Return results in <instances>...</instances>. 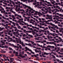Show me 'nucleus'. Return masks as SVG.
<instances>
[{
    "instance_id": "obj_1",
    "label": "nucleus",
    "mask_w": 63,
    "mask_h": 63,
    "mask_svg": "<svg viewBox=\"0 0 63 63\" xmlns=\"http://www.w3.org/2000/svg\"><path fill=\"white\" fill-rule=\"evenodd\" d=\"M22 5L24 6V7L25 6V7L28 8L29 9H31L32 11L33 10V9H32V8H31V7L30 6H28L24 4H22Z\"/></svg>"
},
{
    "instance_id": "obj_2",
    "label": "nucleus",
    "mask_w": 63,
    "mask_h": 63,
    "mask_svg": "<svg viewBox=\"0 0 63 63\" xmlns=\"http://www.w3.org/2000/svg\"><path fill=\"white\" fill-rule=\"evenodd\" d=\"M48 54H49V53H47L46 52H44V54H42V56H43V57L45 58L46 57V56H44V55H48Z\"/></svg>"
},
{
    "instance_id": "obj_3",
    "label": "nucleus",
    "mask_w": 63,
    "mask_h": 63,
    "mask_svg": "<svg viewBox=\"0 0 63 63\" xmlns=\"http://www.w3.org/2000/svg\"><path fill=\"white\" fill-rule=\"evenodd\" d=\"M19 56L20 57H21V58H25V56L22 55L21 52L19 53Z\"/></svg>"
},
{
    "instance_id": "obj_4",
    "label": "nucleus",
    "mask_w": 63,
    "mask_h": 63,
    "mask_svg": "<svg viewBox=\"0 0 63 63\" xmlns=\"http://www.w3.org/2000/svg\"><path fill=\"white\" fill-rule=\"evenodd\" d=\"M32 9L33 10H31V9H30V10H29V12H31L30 13V14H33V13H34V12H35V10H33V8H32ZM31 11H33L31 12Z\"/></svg>"
},
{
    "instance_id": "obj_5",
    "label": "nucleus",
    "mask_w": 63,
    "mask_h": 63,
    "mask_svg": "<svg viewBox=\"0 0 63 63\" xmlns=\"http://www.w3.org/2000/svg\"><path fill=\"white\" fill-rule=\"evenodd\" d=\"M2 18H3V19H6V20H5L6 21L9 20H10V19H9V18H6L4 17V16H2Z\"/></svg>"
},
{
    "instance_id": "obj_6",
    "label": "nucleus",
    "mask_w": 63,
    "mask_h": 63,
    "mask_svg": "<svg viewBox=\"0 0 63 63\" xmlns=\"http://www.w3.org/2000/svg\"><path fill=\"white\" fill-rule=\"evenodd\" d=\"M35 13H36V14H38V15H42V13H41L40 12H38L36 11H35Z\"/></svg>"
},
{
    "instance_id": "obj_7",
    "label": "nucleus",
    "mask_w": 63,
    "mask_h": 63,
    "mask_svg": "<svg viewBox=\"0 0 63 63\" xmlns=\"http://www.w3.org/2000/svg\"><path fill=\"white\" fill-rule=\"evenodd\" d=\"M9 39H10L11 40L9 41V39H7V40L8 42H12V38H10V37H9Z\"/></svg>"
},
{
    "instance_id": "obj_8",
    "label": "nucleus",
    "mask_w": 63,
    "mask_h": 63,
    "mask_svg": "<svg viewBox=\"0 0 63 63\" xmlns=\"http://www.w3.org/2000/svg\"><path fill=\"white\" fill-rule=\"evenodd\" d=\"M34 50L35 51V52H36V53H37V52H41V51L40 50H36V49H35Z\"/></svg>"
},
{
    "instance_id": "obj_9",
    "label": "nucleus",
    "mask_w": 63,
    "mask_h": 63,
    "mask_svg": "<svg viewBox=\"0 0 63 63\" xmlns=\"http://www.w3.org/2000/svg\"><path fill=\"white\" fill-rule=\"evenodd\" d=\"M51 56H52V57H51V58H53L54 59H56V58L54 56L53 54Z\"/></svg>"
},
{
    "instance_id": "obj_10",
    "label": "nucleus",
    "mask_w": 63,
    "mask_h": 63,
    "mask_svg": "<svg viewBox=\"0 0 63 63\" xmlns=\"http://www.w3.org/2000/svg\"><path fill=\"white\" fill-rule=\"evenodd\" d=\"M37 46H38V47H43V46L42 45H40V44H39L38 43L37 44Z\"/></svg>"
},
{
    "instance_id": "obj_11",
    "label": "nucleus",
    "mask_w": 63,
    "mask_h": 63,
    "mask_svg": "<svg viewBox=\"0 0 63 63\" xmlns=\"http://www.w3.org/2000/svg\"><path fill=\"white\" fill-rule=\"evenodd\" d=\"M38 40H40V39H43V38L42 37H40L39 36L37 38Z\"/></svg>"
},
{
    "instance_id": "obj_12",
    "label": "nucleus",
    "mask_w": 63,
    "mask_h": 63,
    "mask_svg": "<svg viewBox=\"0 0 63 63\" xmlns=\"http://www.w3.org/2000/svg\"><path fill=\"white\" fill-rule=\"evenodd\" d=\"M4 29V27H2V28H1V27H0V31H2L3 29Z\"/></svg>"
},
{
    "instance_id": "obj_13",
    "label": "nucleus",
    "mask_w": 63,
    "mask_h": 63,
    "mask_svg": "<svg viewBox=\"0 0 63 63\" xmlns=\"http://www.w3.org/2000/svg\"><path fill=\"white\" fill-rule=\"evenodd\" d=\"M50 24L51 25V26H55V25L54 24H53L51 23H50Z\"/></svg>"
},
{
    "instance_id": "obj_14",
    "label": "nucleus",
    "mask_w": 63,
    "mask_h": 63,
    "mask_svg": "<svg viewBox=\"0 0 63 63\" xmlns=\"http://www.w3.org/2000/svg\"><path fill=\"white\" fill-rule=\"evenodd\" d=\"M12 17L13 19H16V18L15 17V16L14 15H12Z\"/></svg>"
},
{
    "instance_id": "obj_15",
    "label": "nucleus",
    "mask_w": 63,
    "mask_h": 63,
    "mask_svg": "<svg viewBox=\"0 0 63 63\" xmlns=\"http://www.w3.org/2000/svg\"><path fill=\"white\" fill-rule=\"evenodd\" d=\"M58 26H59L60 27H63V25H61L58 24Z\"/></svg>"
},
{
    "instance_id": "obj_16",
    "label": "nucleus",
    "mask_w": 63,
    "mask_h": 63,
    "mask_svg": "<svg viewBox=\"0 0 63 63\" xmlns=\"http://www.w3.org/2000/svg\"><path fill=\"white\" fill-rule=\"evenodd\" d=\"M1 21L2 22V23H4L5 22V20L3 19H1Z\"/></svg>"
},
{
    "instance_id": "obj_17",
    "label": "nucleus",
    "mask_w": 63,
    "mask_h": 63,
    "mask_svg": "<svg viewBox=\"0 0 63 63\" xmlns=\"http://www.w3.org/2000/svg\"><path fill=\"white\" fill-rule=\"evenodd\" d=\"M0 42H1V43H3L4 44H5V42H3L2 40H1Z\"/></svg>"
},
{
    "instance_id": "obj_18",
    "label": "nucleus",
    "mask_w": 63,
    "mask_h": 63,
    "mask_svg": "<svg viewBox=\"0 0 63 63\" xmlns=\"http://www.w3.org/2000/svg\"><path fill=\"white\" fill-rule=\"evenodd\" d=\"M34 31H36V32H39V31L37 30L36 29H34Z\"/></svg>"
},
{
    "instance_id": "obj_19",
    "label": "nucleus",
    "mask_w": 63,
    "mask_h": 63,
    "mask_svg": "<svg viewBox=\"0 0 63 63\" xmlns=\"http://www.w3.org/2000/svg\"><path fill=\"white\" fill-rule=\"evenodd\" d=\"M28 46H30V47H31V46H32V44L30 43H29L28 44Z\"/></svg>"
},
{
    "instance_id": "obj_20",
    "label": "nucleus",
    "mask_w": 63,
    "mask_h": 63,
    "mask_svg": "<svg viewBox=\"0 0 63 63\" xmlns=\"http://www.w3.org/2000/svg\"><path fill=\"white\" fill-rule=\"evenodd\" d=\"M31 21H33L32 22H35V20H33L32 19H31Z\"/></svg>"
},
{
    "instance_id": "obj_21",
    "label": "nucleus",
    "mask_w": 63,
    "mask_h": 63,
    "mask_svg": "<svg viewBox=\"0 0 63 63\" xmlns=\"http://www.w3.org/2000/svg\"><path fill=\"white\" fill-rule=\"evenodd\" d=\"M53 20L52 19L51 20H48L47 21V22H49V21H52Z\"/></svg>"
},
{
    "instance_id": "obj_22",
    "label": "nucleus",
    "mask_w": 63,
    "mask_h": 63,
    "mask_svg": "<svg viewBox=\"0 0 63 63\" xmlns=\"http://www.w3.org/2000/svg\"><path fill=\"white\" fill-rule=\"evenodd\" d=\"M25 48L27 50H29V48H28V47H25Z\"/></svg>"
},
{
    "instance_id": "obj_23",
    "label": "nucleus",
    "mask_w": 63,
    "mask_h": 63,
    "mask_svg": "<svg viewBox=\"0 0 63 63\" xmlns=\"http://www.w3.org/2000/svg\"><path fill=\"white\" fill-rule=\"evenodd\" d=\"M59 18V19H63V17H59H59H58Z\"/></svg>"
},
{
    "instance_id": "obj_24",
    "label": "nucleus",
    "mask_w": 63,
    "mask_h": 63,
    "mask_svg": "<svg viewBox=\"0 0 63 63\" xmlns=\"http://www.w3.org/2000/svg\"><path fill=\"white\" fill-rule=\"evenodd\" d=\"M9 48L10 50H13V49L12 48H11V47H9Z\"/></svg>"
},
{
    "instance_id": "obj_25",
    "label": "nucleus",
    "mask_w": 63,
    "mask_h": 63,
    "mask_svg": "<svg viewBox=\"0 0 63 63\" xmlns=\"http://www.w3.org/2000/svg\"><path fill=\"white\" fill-rule=\"evenodd\" d=\"M55 26V28H56L57 29H59V27H58L57 26Z\"/></svg>"
},
{
    "instance_id": "obj_26",
    "label": "nucleus",
    "mask_w": 63,
    "mask_h": 63,
    "mask_svg": "<svg viewBox=\"0 0 63 63\" xmlns=\"http://www.w3.org/2000/svg\"><path fill=\"white\" fill-rule=\"evenodd\" d=\"M59 16H62V17H63V15H62L61 14H60Z\"/></svg>"
},
{
    "instance_id": "obj_27",
    "label": "nucleus",
    "mask_w": 63,
    "mask_h": 63,
    "mask_svg": "<svg viewBox=\"0 0 63 63\" xmlns=\"http://www.w3.org/2000/svg\"><path fill=\"white\" fill-rule=\"evenodd\" d=\"M42 15V16H43V17H46V15H43V14H42V15Z\"/></svg>"
},
{
    "instance_id": "obj_28",
    "label": "nucleus",
    "mask_w": 63,
    "mask_h": 63,
    "mask_svg": "<svg viewBox=\"0 0 63 63\" xmlns=\"http://www.w3.org/2000/svg\"><path fill=\"white\" fill-rule=\"evenodd\" d=\"M17 28L18 29H21V27L20 26H19Z\"/></svg>"
},
{
    "instance_id": "obj_29",
    "label": "nucleus",
    "mask_w": 63,
    "mask_h": 63,
    "mask_svg": "<svg viewBox=\"0 0 63 63\" xmlns=\"http://www.w3.org/2000/svg\"><path fill=\"white\" fill-rule=\"evenodd\" d=\"M17 16H18V17H19L20 18H21V16H20L19 15H17Z\"/></svg>"
},
{
    "instance_id": "obj_30",
    "label": "nucleus",
    "mask_w": 63,
    "mask_h": 63,
    "mask_svg": "<svg viewBox=\"0 0 63 63\" xmlns=\"http://www.w3.org/2000/svg\"><path fill=\"white\" fill-rule=\"evenodd\" d=\"M12 23L14 25V26H16V24H15V22H12Z\"/></svg>"
},
{
    "instance_id": "obj_31",
    "label": "nucleus",
    "mask_w": 63,
    "mask_h": 63,
    "mask_svg": "<svg viewBox=\"0 0 63 63\" xmlns=\"http://www.w3.org/2000/svg\"><path fill=\"white\" fill-rule=\"evenodd\" d=\"M19 47H20V49H22V47L21 46L19 45Z\"/></svg>"
},
{
    "instance_id": "obj_32",
    "label": "nucleus",
    "mask_w": 63,
    "mask_h": 63,
    "mask_svg": "<svg viewBox=\"0 0 63 63\" xmlns=\"http://www.w3.org/2000/svg\"><path fill=\"white\" fill-rule=\"evenodd\" d=\"M47 38L48 39H50V36H49V35H47Z\"/></svg>"
},
{
    "instance_id": "obj_33",
    "label": "nucleus",
    "mask_w": 63,
    "mask_h": 63,
    "mask_svg": "<svg viewBox=\"0 0 63 63\" xmlns=\"http://www.w3.org/2000/svg\"><path fill=\"white\" fill-rule=\"evenodd\" d=\"M43 35H44V33H41L40 34V35H39V36H43Z\"/></svg>"
},
{
    "instance_id": "obj_34",
    "label": "nucleus",
    "mask_w": 63,
    "mask_h": 63,
    "mask_svg": "<svg viewBox=\"0 0 63 63\" xmlns=\"http://www.w3.org/2000/svg\"><path fill=\"white\" fill-rule=\"evenodd\" d=\"M16 56H18V55H17L18 54V52H16Z\"/></svg>"
},
{
    "instance_id": "obj_35",
    "label": "nucleus",
    "mask_w": 63,
    "mask_h": 63,
    "mask_svg": "<svg viewBox=\"0 0 63 63\" xmlns=\"http://www.w3.org/2000/svg\"><path fill=\"white\" fill-rule=\"evenodd\" d=\"M47 33L48 35H50L49 34V31H47Z\"/></svg>"
},
{
    "instance_id": "obj_36",
    "label": "nucleus",
    "mask_w": 63,
    "mask_h": 63,
    "mask_svg": "<svg viewBox=\"0 0 63 63\" xmlns=\"http://www.w3.org/2000/svg\"><path fill=\"white\" fill-rule=\"evenodd\" d=\"M22 27L24 28H27V27H26V26H24Z\"/></svg>"
},
{
    "instance_id": "obj_37",
    "label": "nucleus",
    "mask_w": 63,
    "mask_h": 63,
    "mask_svg": "<svg viewBox=\"0 0 63 63\" xmlns=\"http://www.w3.org/2000/svg\"><path fill=\"white\" fill-rule=\"evenodd\" d=\"M21 44L22 46L24 44V43H23V42H22Z\"/></svg>"
},
{
    "instance_id": "obj_38",
    "label": "nucleus",
    "mask_w": 63,
    "mask_h": 63,
    "mask_svg": "<svg viewBox=\"0 0 63 63\" xmlns=\"http://www.w3.org/2000/svg\"><path fill=\"white\" fill-rule=\"evenodd\" d=\"M48 28H49V29H51V26H48Z\"/></svg>"
},
{
    "instance_id": "obj_39",
    "label": "nucleus",
    "mask_w": 63,
    "mask_h": 63,
    "mask_svg": "<svg viewBox=\"0 0 63 63\" xmlns=\"http://www.w3.org/2000/svg\"><path fill=\"white\" fill-rule=\"evenodd\" d=\"M12 46H13V47H14V48H16V46H15L14 45H12Z\"/></svg>"
},
{
    "instance_id": "obj_40",
    "label": "nucleus",
    "mask_w": 63,
    "mask_h": 63,
    "mask_svg": "<svg viewBox=\"0 0 63 63\" xmlns=\"http://www.w3.org/2000/svg\"><path fill=\"white\" fill-rule=\"evenodd\" d=\"M35 33H36L35 32H32V34L33 35H35Z\"/></svg>"
},
{
    "instance_id": "obj_41",
    "label": "nucleus",
    "mask_w": 63,
    "mask_h": 63,
    "mask_svg": "<svg viewBox=\"0 0 63 63\" xmlns=\"http://www.w3.org/2000/svg\"><path fill=\"white\" fill-rule=\"evenodd\" d=\"M51 46L48 45L47 46V47H50L51 48Z\"/></svg>"
},
{
    "instance_id": "obj_42",
    "label": "nucleus",
    "mask_w": 63,
    "mask_h": 63,
    "mask_svg": "<svg viewBox=\"0 0 63 63\" xmlns=\"http://www.w3.org/2000/svg\"><path fill=\"white\" fill-rule=\"evenodd\" d=\"M19 43L20 44H21V43H22V42H21V40H19Z\"/></svg>"
},
{
    "instance_id": "obj_43",
    "label": "nucleus",
    "mask_w": 63,
    "mask_h": 63,
    "mask_svg": "<svg viewBox=\"0 0 63 63\" xmlns=\"http://www.w3.org/2000/svg\"><path fill=\"white\" fill-rule=\"evenodd\" d=\"M27 11H26V13H28V11H29V9H27L26 10Z\"/></svg>"
},
{
    "instance_id": "obj_44",
    "label": "nucleus",
    "mask_w": 63,
    "mask_h": 63,
    "mask_svg": "<svg viewBox=\"0 0 63 63\" xmlns=\"http://www.w3.org/2000/svg\"><path fill=\"white\" fill-rule=\"evenodd\" d=\"M5 48H8V47L7 46H5L4 47Z\"/></svg>"
},
{
    "instance_id": "obj_45",
    "label": "nucleus",
    "mask_w": 63,
    "mask_h": 63,
    "mask_svg": "<svg viewBox=\"0 0 63 63\" xmlns=\"http://www.w3.org/2000/svg\"><path fill=\"white\" fill-rule=\"evenodd\" d=\"M59 35H60V36H62L63 35L62 34H60V33H58Z\"/></svg>"
},
{
    "instance_id": "obj_46",
    "label": "nucleus",
    "mask_w": 63,
    "mask_h": 63,
    "mask_svg": "<svg viewBox=\"0 0 63 63\" xmlns=\"http://www.w3.org/2000/svg\"><path fill=\"white\" fill-rule=\"evenodd\" d=\"M16 9H17V8L18 7V5H16Z\"/></svg>"
},
{
    "instance_id": "obj_47",
    "label": "nucleus",
    "mask_w": 63,
    "mask_h": 63,
    "mask_svg": "<svg viewBox=\"0 0 63 63\" xmlns=\"http://www.w3.org/2000/svg\"><path fill=\"white\" fill-rule=\"evenodd\" d=\"M56 33H59V31H58V30H56Z\"/></svg>"
},
{
    "instance_id": "obj_48",
    "label": "nucleus",
    "mask_w": 63,
    "mask_h": 63,
    "mask_svg": "<svg viewBox=\"0 0 63 63\" xmlns=\"http://www.w3.org/2000/svg\"><path fill=\"white\" fill-rule=\"evenodd\" d=\"M27 21L28 22H29L30 21V19H29V18H28V19H27Z\"/></svg>"
},
{
    "instance_id": "obj_49",
    "label": "nucleus",
    "mask_w": 63,
    "mask_h": 63,
    "mask_svg": "<svg viewBox=\"0 0 63 63\" xmlns=\"http://www.w3.org/2000/svg\"><path fill=\"white\" fill-rule=\"evenodd\" d=\"M31 43L32 44H34V42H33L31 41Z\"/></svg>"
},
{
    "instance_id": "obj_50",
    "label": "nucleus",
    "mask_w": 63,
    "mask_h": 63,
    "mask_svg": "<svg viewBox=\"0 0 63 63\" xmlns=\"http://www.w3.org/2000/svg\"><path fill=\"white\" fill-rule=\"evenodd\" d=\"M36 43H40V42H41V41H36Z\"/></svg>"
},
{
    "instance_id": "obj_51",
    "label": "nucleus",
    "mask_w": 63,
    "mask_h": 63,
    "mask_svg": "<svg viewBox=\"0 0 63 63\" xmlns=\"http://www.w3.org/2000/svg\"><path fill=\"white\" fill-rule=\"evenodd\" d=\"M59 19L58 18H56V20H57L58 21H59V20L58 19Z\"/></svg>"
},
{
    "instance_id": "obj_52",
    "label": "nucleus",
    "mask_w": 63,
    "mask_h": 63,
    "mask_svg": "<svg viewBox=\"0 0 63 63\" xmlns=\"http://www.w3.org/2000/svg\"><path fill=\"white\" fill-rule=\"evenodd\" d=\"M19 9H18V10L16 9V12H18V11H20V10L19 9H20V8H19Z\"/></svg>"
},
{
    "instance_id": "obj_53",
    "label": "nucleus",
    "mask_w": 63,
    "mask_h": 63,
    "mask_svg": "<svg viewBox=\"0 0 63 63\" xmlns=\"http://www.w3.org/2000/svg\"><path fill=\"white\" fill-rule=\"evenodd\" d=\"M12 10H13V9H11L10 11V12H12V13H13V11H12Z\"/></svg>"
},
{
    "instance_id": "obj_54",
    "label": "nucleus",
    "mask_w": 63,
    "mask_h": 63,
    "mask_svg": "<svg viewBox=\"0 0 63 63\" xmlns=\"http://www.w3.org/2000/svg\"><path fill=\"white\" fill-rule=\"evenodd\" d=\"M28 3H31V0H28Z\"/></svg>"
},
{
    "instance_id": "obj_55",
    "label": "nucleus",
    "mask_w": 63,
    "mask_h": 63,
    "mask_svg": "<svg viewBox=\"0 0 63 63\" xmlns=\"http://www.w3.org/2000/svg\"><path fill=\"white\" fill-rule=\"evenodd\" d=\"M41 19H42V21H44V20H45V18H42Z\"/></svg>"
},
{
    "instance_id": "obj_56",
    "label": "nucleus",
    "mask_w": 63,
    "mask_h": 63,
    "mask_svg": "<svg viewBox=\"0 0 63 63\" xmlns=\"http://www.w3.org/2000/svg\"><path fill=\"white\" fill-rule=\"evenodd\" d=\"M11 12H8V15H11Z\"/></svg>"
},
{
    "instance_id": "obj_57",
    "label": "nucleus",
    "mask_w": 63,
    "mask_h": 63,
    "mask_svg": "<svg viewBox=\"0 0 63 63\" xmlns=\"http://www.w3.org/2000/svg\"><path fill=\"white\" fill-rule=\"evenodd\" d=\"M43 48H47V47L45 46H43Z\"/></svg>"
},
{
    "instance_id": "obj_58",
    "label": "nucleus",
    "mask_w": 63,
    "mask_h": 63,
    "mask_svg": "<svg viewBox=\"0 0 63 63\" xmlns=\"http://www.w3.org/2000/svg\"><path fill=\"white\" fill-rule=\"evenodd\" d=\"M35 26H37V23L36 22H35Z\"/></svg>"
},
{
    "instance_id": "obj_59",
    "label": "nucleus",
    "mask_w": 63,
    "mask_h": 63,
    "mask_svg": "<svg viewBox=\"0 0 63 63\" xmlns=\"http://www.w3.org/2000/svg\"><path fill=\"white\" fill-rule=\"evenodd\" d=\"M25 34H24L23 35V37H25Z\"/></svg>"
},
{
    "instance_id": "obj_60",
    "label": "nucleus",
    "mask_w": 63,
    "mask_h": 63,
    "mask_svg": "<svg viewBox=\"0 0 63 63\" xmlns=\"http://www.w3.org/2000/svg\"><path fill=\"white\" fill-rule=\"evenodd\" d=\"M16 25L17 27L18 26H19V24L17 23L16 24Z\"/></svg>"
},
{
    "instance_id": "obj_61",
    "label": "nucleus",
    "mask_w": 63,
    "mask_h": 63,
    "mask_svg": "<svg viewBox=\"0 0 63 63\" xmlns=\"http://www.w3.org/2000/svg\"><path fill=\"white\" fill-rule=\"evenodd\" d=\"M10 60L12 62V60H13V58H11L10 59Z\"/></svg>"
},
{
    "instance_id": "obj_62",
    "label": "nucleus",
    "mask_w": 63,
    "mask_h": 63,
    "mask_svg": "<svg viewBox=\"0 0 63 63\" xmlns=\"http://www.w3.org/2000/svg\"><path fill=\"white\" fill-rule=\"evenodd\" d=\"M12 3L13 4V5H15V2L13 1V2H12Z\"/></svg>"
},
{
    "instance_id": "obj_63",
    "label": "nucleus",
    "mask_w": 63,
    "mask_h": 63,
    "mask_svg": "<svg viewBox=\"0 0 63 63\" xmlns=\"http://www.w3.org/2000/svg\"><path fill=\"white\" fill-rule=\"evenodd\" d=\"M56 10H57V9H53V10L54 11V12Z\"/></svg>"
},
{
    "instance_id": "obj_64",
    "label": "nucleus",
    "mask_w": 63,
    "mask_h": 63,
    "mask_svg": "<svg viewBox=\"0 0 63 63\" xmlns=\"http://www.w3.org/2000/svg\"><path fill=\"white\" fill-rule=\"evenodd\" d=\"M42 6H45V4L44 3H43L42 4Z\"/></svg>"
}]
</instances>
